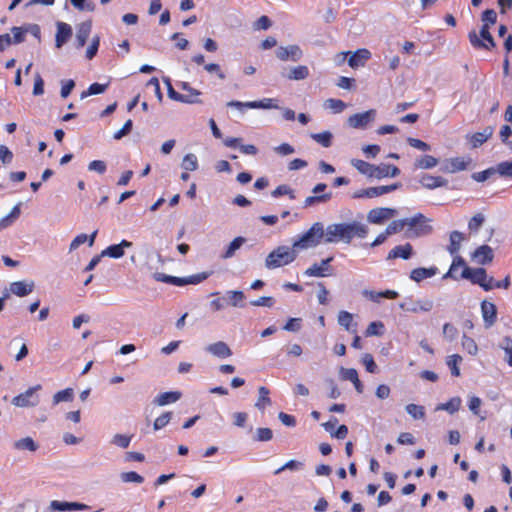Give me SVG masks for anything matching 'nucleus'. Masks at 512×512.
Here are the masks:
<instances>
[{"label":"nucleus","instance_id":"6e6552de","mask_svg":"<svg viewBox=\"0 0 512 512\" xmlns=\"http://www.w3.org/2000/svg\"><path fill=\"white\" fill-rule=\"evenodd\" d=\"M325 243H333L342 241L347 244V238L345 234V222L329 224L324 229Z\"/></svg>","mask_w":512,"mask_h":512},{"label":"nucleus","instance_id":"bf43d9fd","mask_svg":"<svg viewBox=\"0 0 512 512\" xmlns=\"http://www.w3.org/2000/svg\"><path fill=\"white\" fill-rule=\"evenodd\" d=\"M211 274H212V272H201L198 274L190 275L188 277H184L185 285L199 284V283L203 282L204 280H206Z\"/></svg>","mask_w":512,"mask_h":512},{"label":"nucleus","instance_id":"052dcab7","mask_svg":"<svg viewBox=\"0 0 512 512\" xmlns=\"http://www.w3.org/2000/svg\"><path fill=\"white\" fill-rule=\"evenodd\" d=\"M494 168L499 175L512 178V161L501 162Z\"/></svg>","mask_w":512,"mask_h":512},{"label":"nucleus","instance_id":"9b49d317","mask_svg":"<svg viewBox=\"0 0 512 512\" xmlns=\"http://www.w3.org/2000/svg\"><path fill=\"white\" fill-rule=\"evenodd\" d=\"M433 301L430 299L413 301L411 298L406 299L404 302L399 304V307L407 312L417 313L419 311L429 312L433 308Z\"/></svg>","mask_w":512,"mask_h":512},{"label":"nucleus","instance_id":"de8ad7c7","mask_svg":"<svg viewBox=\"0 0 512 512\" xmlns=\"http://www.w3.org/2000/svg\"><path fill=\"white\" fill-rule=\"evenodd\" d=\"M74 398V392L72 388H66L64 390L58 391L53 396V404L57 405L60 402H70Z\"/></svg>","mask_w":512,"mask_h":512},{"label":"nucleus","instance_id":"a19ab883","mask_svg":"<svg viewBox=\"0 0 512 512\" xmlns=\"http://www.w3.org/2000/svg\"><path fill=\"white\" fill-rule=\"evenodd\" d=\"M14 448L17 450L35 452L39 448V445L31 437L27 436L14 442Z\"/></svg>","mask_w":512,"mask_h":512},{"label":"nucleus","instance_id":"cd10ccee","mask_svg":"<svg viewBox=\"0 0 512 512\" xmlns=\"http://www.w3.org/2000/svg\"><path fill=\"white\" fill-rule=\"evenodd\" d=\"M467 168V162L460 157L451 158L441 167V171L445 173H456Z\"/></svg>","mask_w":512,"mask_h":512},{"label":"nucleus","instance_id":"69168bd1","mask_svg":"<svg viewBox=\"0 0 512 512\" xmlns=\"http://www.w3.org/2000/svg\"><path fill=\"white\" fill-rule=\"evenodd\" d=\"M342 380L354 382L358 378V373L354 368L341 367L339 371Z\"/></svg>","mask_w":512,"mask_h":512},{"label":"nucleus","instance_id":"603ef678","mask_svg":"<svg viewBox=\"0 0 512 512\" xmlns=\"http://www.w3.org/2000/svg\"><path fill=\"white\" fill-rule=\"evenodd\" d=\"M284 195L289 196L290 199H295L296 198L294 190L291 189L286 184L279 185V186H277L272 191V196L275 197V198L280 197V196H284Z\"/></svg>","mask_w":512,"mask_h":512},{"label":"nucleus","instance_id":"13d9d810","mask_svg":"<svg viewBox=\"0 0 512 512\" xmlns=\"http://www.w3.org/2000/svg\"><path fill=\"white\" fill-rule=\"evenodd\" d=\"M453 256H454V258H453L452 264H451V266H450V269H449V271H448V272L443 276V278H444V279L449 278V277H450V278H455V279H456V277L454 276L453 272H454V271H455L459 266H463L464 268H465V267H467V266L465 265V261H464V259H463L461 256H459V255H457V254H456V255H453Z\"/></svg>","mask_w":512,"mask_h":512},{"label":"nucleus","instance_id":"f3484780","mask_svg":"<svg viewBox=\"0 0 512 512\" xmlns=\"http://www.w3.org/2000/svg\"><path fill=\"white\" fill-rule=\"evenodd\" d=\"M35 288V284L33 281L26 282V281H16L12 282L9 286V290H7L10 293L18 296V297H25L28 294H30Z\"/></svg>","mask_w":512,"mask_h":512},{"label":"nucleus","instance_id":"8fccbe9b","mask_svg":"<svg viewBox=\"0 0 512 512\" xmlns=\"http://www.w3.org/2000/svg\"><path fill=\"white\" fill-rule=\"evenodd\" d=\"M182 168L185 171H195L198 168V160L196 155L189 153L186 154L181 163Z\"/></svg>","mask_w":512,"mask_h":512},{"label":"nucleus","instance_id":"7c9ffc66","mask_svg":"<svg viewBox=\"0 0 512 512\" xmlns=\"http://www.w3.org/2000/svg\"><path fill=\"white\" fill-rule=\"evenodd\" d=\"M438 272L437 267L430 268H415L410 272V278L415 282H420L424 279L431 278L435 276Z\"/></svg>","mask_w":512,"mask_h":512},{"label":"nucleus","instance_id":"c9c22d12","mask_svg":"<svg viewBox=\"0 0 512 512\" xmlns=\"http://www.w3.org/2000/svg\"><path fill=\"white\" fill-rule=\"evenodd\" d=\"M439 163V160L432 155H422L414 162L415 169H431Z\"/></svg>","mask_w":512,"mask_h":512},{"label":"nucleus","instance_id":"412c9836","mask_svg":"<svg viewBox=\"0 0 512 512\" xmlns=\"http://www.w3.org/2000/svg\"><path fill=\"white\" fill-rule=\"evenodd\" d=\"M333 257L323 259L320 264H313L311 267L305 270L304 274L309 277H324L325 273L330 269L329 264L332 262Z\"/></svg>","mask_w":512,"mask_h":512},{"label":"nucleus","instance_id":"a211bd4d","mask_svg":"<svg viewBox=\"0 0 512 512\" xmlns=\"http://www.w3.org/2000/svg\"><path fill=\"white\" fill-rule=\"evenodd\" d=\"M472 258L481 265L489 264L493 261V250L488 245L479 246L473 253Z\"/></svg>","mask_w":512,"mask_h":512},{"label":"nucleus","instance_id":"a878e982","mask_svg":"<svg viewBox=\"0 0 512 512\" xmlns=\"http://www.w3.org/2000/svg\"><path fill=\"white\" fill-rule=\"evenodd\" d=\"M206 351L219 358H227L232 355L230 347L223 341L208 345Z\"/></svg>","mask_w":512,"mask_h":512},{"label":"nucleus","instance_id":"f704fd0d","mask_svg":"<svg viewBox=\"0 0 512 512\" xmlns=\"http://www.w3.org/2000/svg\"><path fill=\"white\" fill-rule=\"evenodd\" d=\"M464 240V236H463V233L455 230V231H452L450 233V244L449 246L447 247V250L448 252L451 254V255H456L458 254L459 250H460V247H461V242Z\"/></svg>","mask_w":512,"mask_h":512},{"label":"nucleus","instance_id":"4468645a","mask_svg":"<svg viewBox=\"0 0 512 512\" xmlns=\"http://www.w3.org/2000/svg\"><path fill=\"white\" fill-rule=\"evenodd\" d=\"M369 232L367 225L358 222L352 221L349 223H345V234L347 238V244L351 243L354 237L357 238H365Z\"/></svg>","mask_w":512,"mask_h":512},{"label":"nucleus","instance_id":"58836bf2","mask_svg":"<svg viewBox=\"0 0 512 512\" xmlns=\"http://www.w3.org/2000/svg\"><path fill=\"white\" fill-rule=\"evenodd\" d=\"M259 397L257 402L255 403V407L259 409L260 411H263L266 406H270L272 401L269 397V389L265 386H261L258 389Z\"/></svg>","mask_w":512,"mask_h":512},{"label":"nucleus","instance_id":"bb28decb","mask_svg":"<svg viewBox=\"0 0 512 512\" xmlns=\"http://www.w3.org/2000/svg\"><path fill=\"white\" fill-rule=\"evenodd\" d=\"M89 507L86 504L78 502H66L54 500L50 503V509L54 511H66V510H87Z\"/></svg>","mask_w":512,"mask_h":512},{"label":"nucleus","instance_id":"37998d69","mask_svg":"<svg viewBox=\"0 0 512 512\" xmlns=\"http://www.w3.org/2000/svg\"><path fill=\"white\" fill-rule=\"evenodd\" d=\"M331 198H332L331 192L324 193L321 195L309 196L305 199L303 207L307 208V207H311V206H314L319 203H326V202L330 201Z\"/></svg>","mask_w":512,"mask_h":512},{"label":"nucleus","instance_id":"c03bdc74","mask_svg":"<svg viewBox=\"0 0 512 512\" xmlns=\"http://www.w3.org/2000/svg\"><path fill=\"white\" fill-rule=\"evenodd\" d=\"M109 86V83H106V84H100V83H93L91 84L87 90L83 91L81 93V96L80 98L81 99H84L88 96H91V95H98V94H102L106 91V89L108 88Z\"/></svg>","mask_w":512,"mask_h":512},{"label":"nucleus","instance_id":"a18cd8bd","mask_svg":"<svg viewBox=\"0 0 512 512\" xmlns=\"http://www.w3.org/2000/svg\"><path fill=\"white\" fill-rule=\"evenodd\" d=\"M499 347L505 352L504 360L512 367V339L509 336H505L499 343Z\"/></svg>","mask_w":512,"mask_h":512},{"label":"nucleus","instance_id":"5701e85b","mask_svg":"<svg viewBox=\"0 0 512 512\" xmlns=\"http://www.w3.org/2000/svg\"><path fill=\"white\" fill-rule=\"evenodd\" d=\"M421 185L426 189H435L438 187H445L448 184L447 179L441 176H432L429 174H423L419 180Z\"/></svg>","mask_w":512,"mask_h":512},{"label":"nucleus","instance_id":"39448f33","mask_svg":"<svg viewBox=\"0 0 512 512\" xmlns=\"http://www.w3.org/2000/svg\"><path fill=\"white\" fill-rule=\"evenodd\" d=\"M401 187V183H393L391 185H384L378 187H369L365 189H360L355 191L352 194L353 199H362V198H375L382 196L384 194L393 192Z\"/></svg>","mask_w":512,"mask_h":512},{"label":"nucleus","instance_id":"864d4df0","mask_svg":"<svg viewBox=\"0 0 512 512\" xmlns=\"http://www.w3.org/2000/svg\"><path fill=\"white\" fill-rule=\"evenodd\" d=\"M462 361V357L458 354H454L448 357L447 365L451 370V374L455 377L460 375V370L458 368V364Z\"/></svg>","mask_w":512,"mask_h":512},{"label":"nucleus","instance_id":"0e129e2a","mask_svg":"<svg viewBox=\"0 0 512 512\" xmlns=\"http://www.w3.org/2000/svg\"><path fill=\"white\" fill-rule=\"evenodd\" d=\"M362 363L369 373H377L378 372V366L376 365L374 358L371 354L365 353L362 356Z\"/></svg>","mask_w":512,"mask_h":512},{"label":"nucleus","instance_id":"6ab92c4d","mask_svg":"<svg viewBox=\"0 0 512 512\" xmlns=\"http://www.w3.org/2000/svg\"><path fill=\"white\" fill-rule=\"evenodd\" d=\"M72 36V28L64 22H57V32L55 36V46L61 48Z\"/></svg>","mask_w":512,"mask_h":512},{"label":"nucleus","instance_id":"338daca9","mask_svg":"<svg viewBox=\"0 0 512 512\" xmlns=\"http://www.w3.org/2000/svg\"><path fill=\"white\" fill-rule=\"evenodd\" d=\"M131 436L123 434H115L111 440V444L116 445L120 448H127L130 444Z\"/></svg>","mask_w":512,"mask_h":512},{"label":"nucleus","instance_id":"3c124183","mask_svg":"<svg viewBox=\"0 0 512 512\" xmlns=\"http://www.w3.org/2000/svg\"><path fill=\"white\" fill-rule=\"evenodd\" d=\"M405 410L413 419H424L425 418V408L421 405L408 404L405 407Z\"/></svg>","mask_w":512,"mask_h":512},{"label":"nucleus","instance_id":"473e14b6","mask_svg":"<svg viewBox=\"0 0 512 512\" xmlns=\"http://www.w3.org/2000/svg\"><path fill=\"white\" fill-rule=\"evenodd\" d=\"M310 75L309 68L305 65H299L296 67H292L287 74H283V76L289 80H304L308 78Z\"/></svg>","mask_w":512,"mask_h":512},{"label":"nucleus","instance_id":"79ce46f5","mask_svg":"<svg viewBox=\"0 0 512 512\" xmlns=\"http://www.w3.org/2000/svg\"><path fill=\"white\" fill-rule=\"evenodd\" d=\"M461 399L459 397H453L446 403H441L436 407V410H445L450 414H454L460 409Z\"/></svg>","mask_w":512,"mask_h":512},{"label":"nucleus","instance_id":"20e7f679","mask_svg":"<svg viewBox=\"0 0 512 512\" xmlns=\"http://www.w3.org/2000/svg\"><path fill=\"white\" fill-rule=\"evenodd\" d=\"M245 298L246 296L242 291L229 290L225 295L212 300L210 306L213 311L223 310L228 305L232 307H244L243 301Z\"/></svg>","mask_w":512,"mask_h":512},{"label":"nucleus","instance_id":"dca6fc26","mask_svg":"<svg viewBox=\"0 0 512 512\" xmlns=\"http://www.w3.org/2000/svg\"><path fill=\"white\" fill-rule=\"evenodd\" d=\"M132 242L123 239L119 244H113L104 249L101 254L102 256H108L110 258L118 259L124 256V249L131 248Z\"/></svg>","mask_w":512,"mask_h":512},{"label":"nucleus","instance_id":"c85d7f7f","mask_svg":"<svg viewBox=\"0 0 512 512\" xmlns=\"http://www.w3.org/2000/svg\"><path fill=\"white\" fill-rule=\"evenodd\" d=\"M181 397L182 393L180 391L164 392L154 398L153 404L157 406H165L177 402Z\"/></svg>","mask_w":512,"mask_h":512},{"label":"nucleus","instance_id":"09e8293b","mask_svg":"<svg viewBox=\"0 0 512 512\" xmlns=\"http://www.w3.org/2000/svg\"><path fill=\"white\" fill-rule=\"evenodd\" d=\"M251 109H279V106L272 98H264L262 100L252 101Z\"/></svg>","mask_w":512,"mask_h":512},{"label":"nucleus","instance_id":"423d86ee","mask_svg":"<svg viewBox=\"0 0 512 512\" xmlns=\"http://www.w3.org/2000/svg\"><path fill=\"white\" fill-rule=\"evenodd\" d=\"M41 389L40 384L30 387L25 392L15 396L11 402L16 407H34L39 403V397L35 393Z\"/></svg>","mask_w":512,"mask_h":512},{"label":"nucleus","instance_id":"9d476101","mask_svg":"<svg viewBox=\"0 0 512 512\" xmlns=\"http://www.w3.org/2000/svg\"><path fill=\"white\" fill-rule=\"evenodd\" d=\"M376 116V110L370 109L363 113H356L348 118V124L350 127L355 129H364L369 123L374 121Z\"/></svg>","mask_w":512,"mask_h":512},{"label":"nucleus","instance_id":"f8f14e48","mask_svg":"<svg viewBox=\"0 0 512 512\" xmlns=\"http://www.w3.org/2000/svg\"><path fill=\"white\" fill-rule=\"evenodd\" d=\"M486 270L484 268H470L465 267L462 271L461 278L470 280L473 284H477L483 289H487L490 286L485 285L486 281Z\"/></svg>","mask_w":512,"mask_h":512},{"label":"nucleus","instance_id":"0eeeda50","mask_svg":"<svg viewBox=\"0 0 512 512\" xmlns=\"http://www.w3.org/2000/svg\"><path fill=\"white\" fill-rule=\"evenodd\" d=\"M468 37H469V41H470L471 45L475 48H484V49L489 50L496 46V43L489 31L488 24H483L480 29V37L483 40H485L487 42V44L479 39V37L477 36V34L474 30L469 32Z\"/></svg>","mask_w":512,"mask_h":512},{"label":"nucleus","instance_id":"2f4dec72","mask_svg":"<svg viewBox=\"0 0 512 512\" xmlns=\"http://www.w3.org/2000/svg\"><path fill=\"white\" fill-rule=\"evenodd\" d=\"M338 323L350 333H357V323L353 322V315L347 311H340L338 314Z\"/></svg>","mask_w":512,"mask_h":512},{"label":"nucleus","instance_id":"1a4fd4ad","mask_svg":"<svg viewBox=\"0 0 512 512\" xmlns=\"http://www.w3.org/2000/svg\"><path fill=\"white\" fill-rule=\"evenodd\" d=\"M397 214V210L388 207H379L371 209L367 214V221L371 224H383Z\"/></svg>","mask_w":512,"mask_h":512},{"label":"nucleus","instance_id":"ddd939ff","mask_svg":"<svg viewBox=\"0 0 512 512\" xmlns=\"http://www.w3.org/2000/svg\"><path fill=\"white\" fill-rule=\"evenodd\" d=\"M276 56L281 61L297 62L303 57L302 49L298 45L280 46L276 51Z\"/></svg>","mask_w":512,"mask_h":512},{"label":"nucleus","instance_id":"c756f323","mask_svg":"<svg viewBox=\"0 0 512 512\" xmlns=\"http://www.w3.org/2000/svg\"><path fill=\"white\" fill-rule=\"evenodd\" d=\"M371 57V53L369 50L367 49H358L356 52H354L349 60H348V64L350 67L352 68H356V67H360V66H364L365 65V62L367 60H369Z\"/></svg>","mask_w":512,"mask_h":512},{"label":"nucleus","instance_id":"4d7b16f0","mask_svg":"<svg viewBox=\"0 0 512 512\" xmlns=\"http://www.w3.org/2000/svg\"><path fill=\"white\" fill-rule=\"evenodd\" d=\"M172 415V412H164L159 417H157L153 423L154 430L157 431L167 426L172 418Z\"/></svg>","mask_w":512,"mask_h":512},{"label":"nucleus","instance_id":"680f3d73","mask_svg":"<svg viewBox=\"0 0 512 512\" xmlns=\"http://www.w3.org/2000/svg\"><path fill=\"white\" fill-rule=\"evenodd\" d=\"M325 107L333 110L334 113H340L346 108V104L339 99H327L325 101Z\"/></svg>","mask_w":512,"mask_h":512},{"label":"nucleus","instance_id":"7ed1b4c3","mask_svg":"<svg viewBox=\"0 0 512 512\" xmlns=\"http://www.w3.org/2000/svg\"><path fill=\"white\" fill-rule=\"evenodd\" d=\"M323 238L325 239L324 226L321 222H316L298 240L293 242V247L297 250L316 247Z\"/></svg>","mask_w":512,"mask_h":512},{"label":"nucleus","instance_id":"ea45409f","mask_svg":"<svg viewBox=\"0 0 512 512\" xmlns=\"http://www.w3.org/2000/svg\"><path fill=\"white\" fill-rule=\"evenodd\" d=\"M21 203H18L17 205H15L11 212L3 217L1 220H0V230L4 229V228H7L8 226H10L16 219L19 218L20 214H21Z\"/></svg>","mask_w":512,"mask_h":512},{"label":"nucleus","instance_id":"4be33fe9","mask_svg":"<svg viewBox=\"0 0 512 512\" xmlns=\"http://www.w3.org/2000/svg\"><path fill=\"white\" fill-rule=\"evenodd\" d=\"M481 312H482L486 327H490L496 322L497 309H496L495 304H493L492 302H488L486 300L482 301Z\"/></svg>","mask_w":512,"mask_h":512},{"label":"nucleus","instance_id":"f257e3e1","mask_svg":"<svg viewBox=\"0 0 512 512\" xmlns=\"http://www.w3.org/2000/svg\"><path fill=\"white\" fill-rule=\"evenodd\" d=\"M429 222L430 219L422 213H417L413 217L405 218V238L415 239L431 234L433 227Z\"/></svg>","mask_w":512,"mask_h":512},{"label":"nucleus","instance_id":"393cba45","mask_svg":"<svg viewBox=\"0 0 512 512\" xmlns=\"http://www.w3.org/2000/svg\"><path fill=\"white\" fill-rule=\"evenodd\" d=\"M494 133V128L492 126H487L481 132H476L472 134L469 139L473 148H478L483 145L488 139L492 137Z\"/></svg>","mask_w":512,"mask_h":512},{"label":"nucleus","instance_id":"e2e57ef3","mask_svg":"<svg viewBox=\"0 0 512 512\" xmlns=\"http://www.w3.org/2000/svg\"><path fill=\"white\" fill-rule=\"evenodd\" d=\"M462 347L470 355H476L478 352V347H477L476 342L472 338H470L466 335H463V337H462Z\"/></svg>","mask_w":512,"mask_h":512},{"label":"nucleus","instance_id":"5fc2aeb1","mask_svg":"<svg viewBox=\"0 0 512 512\" xmlns=\"http://www.w3.org/2000/svg\"><path fill=\"white\" fill-rule=\"evenodd\" d=\"M405 228V218L392 221L385 229L386 235H393L401 232Z\"/></svg>","mask_w":512,"mask_h":512},{"label":"nucleus","instance_id":"6e6d98bb","mask_svg":"<svg viewBox=\"0 0 512 512\" xmlns=\"http://www.w3.org/2000/svg\"><path fill=\"white\" fill-rule=\"evenodd\" d=\"M384 324L380 321L371 322L366 331L365 335L369 336H380L383 334Z\"/></svg>","mask_w":512,"mask_h":512},{"label":"nucleus","instance_id":"4c0bfd02","mask_svg":"<svg viewBox=\"0 0 512 512\" xmlns=\"http://www.w3.org/2000/svg\"><path fill=\"white\" fill-rule=\"evenodd\" d=\"M246 242V238L242 236H238L234 238L230 244L228 245L226 251L221 255V258L223 259H229L232 258L236 251L240 249V247Z\"/></svg>","mask_w":512,"mask_h":512},{"label":"nucleus","instance_id":"e433bc0d","mask_svg":"<svg viewBox=\"0 0 512 512\" xmlns=\"http://www.w3.org/2000/svg\"><path fill=\"white\" fill-rule=\"evenodd\" d=\"M153 279L157 282H163V283L176 285V286H184L185 285L184 277L170 276V275H166L161 272H155L153 274Z\"/></svg>","mask_w":512,"mask_h":512},{"label":"nucleus","instance_id":"774afa93","mask_svg":"<svg viewBox=\"0 0 512 512\" xmlns=\"http://www.w3.org/2000/svg\"><path fill=\"white\" fill-rule=\"evenodd\" d=\"M272 437L273 432L270 428H258L254 439L259 442H266L270 441Z\"/></svg>","mask_w":512,"mask_h":512},{"label":"nucleus","instance_id":"49530a36","mask_svg":"<svg viewBox=\"0 0 512 512\" xmlns=\"http://www.w3.org/2000/svg\"><path fill=\"white\" fill-rule=\"evenodd\" d=\"M311 138L317 143L321 144L323 147L328 148L332 145L333 135L329 131H324L321 133L311 134Z\"/></svg>","mask_w":512,"mask_h":512},{"label":"nucleus","instance_id":"72a5a7b5","mask_svg":"<svg viewBox=\"0 0 512 512\" xmlns=\"http://www.w3.org/2000/svg\"><path fill=\"white\" fill-rule=\"evenodd\" d=\"M351 165L358 170L362 175L367 176L368 178H373L375 165L364 160L360 159H352Z\"/></svg>","mask_w":512,"mask_h":512},{"label":"nucleus","instance_id":"2eb2a0df","mask_svg":"<svg viewBox=\"0 0 512 512\" xmlns=\"http://www.w3.org/2000/svg\"><path fill=\"white\" fill-rule=\"evenodd\" d=\"M369 232L367 225L358 222L352 221L349 223H345V234L347 238V244L351 243L354 237L357 238H365Z\"/></svg>","mask_w":512,"mask_h":512},{"label":"nucleus","instance_id":"b1692460","mask_svg":"<svg viewBox=\"0 0 512 512\" xmlns=\"http://www.w3.org/2000/svg\"><path fill=\"white\" fill-rule=\"evenodd\" d=\"M413 255V247L410 243L395 246L387 256L388 260L402 258L408 260Z\"/></svg>","mask_w":512,"mask_h":512},{"label":"nucleus","instance_id":"f03ea898","mask_svg":"<svg viewBox=\"0 0 512 512\" xmlns=\"http://www.w3.org/2000/svg\"><path fill=\"white\" fill-rule=\"evenodd\" d=\"M298 256V250L293 247L282 245L275 248L268 254L265 266L268 269H276L292 263Z\"/></svg>","mask_w":512,"mask_h":512},{"label":"nucleus","instance_id":"aec40b11","mask_svg":"<svg viewBox=\"0 0 512 512\" xmlns=\"http://www.w3.org/2000/svg\"><path fill=\"white\" fill-rule=\"evenodd\" d=\"M91 22L85 21L78 25L75 37V46L77 49H81L87 42L91 33Z\"/></svg>","mask_w":512,"mask_h":512}]
</instances>
